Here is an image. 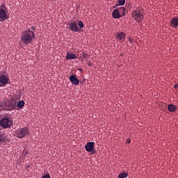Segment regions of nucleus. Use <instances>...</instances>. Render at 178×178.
<instances>
[{
  "label": "nucleus",
  "instance_id": "1",
  "mask_svg": "<svg viewBox=\"0 0 178 178\" xmlns=\"http://www.w3.org/2000/svg\"><path fill=\"white\" fill-rule=\"evenodd\" d=\"M35 37L36 35L34 31L31 29H28L22 33L21 40L24 45L28 46L29 44H31Z\"/></svg>",
  "mask_w": 178,
  "mask_h": 178
},
{
  "label": "nucleus",
  "instance_id": "2",
  "mask_svg": "<svg viewBox=\"0 0 178 178\" xmlns=\"http://www.w3.org/2000/svg\"><path fill=\"white\" fill-rule=\"evenodd\" d=\"M17 108V100L14 98L8 99L4 103V110L12 111Z\"/></svg>",
  "mask_w": 178,
  "mask_h": 178
},
{
  "label": "nucleus",
  "instance_id": "3",
  "mask_svg": "<svg viewBox=\"0 0 178 178\" xmlns=\"http://www.w3.org/2000/svg\"><path fill=\"white\" fill-rule=\"evenodd\" d=\"M29 133L30 131L29 128H26V127L21 128V129H17L15 132L17 137L19 138H24V137H26L29 136Z\"/></svg>",
  "mask_w": 178,
  "mask_h": 178
},
{
  "label": "nucleus",
  "instance_id": "4",
  "mask_svg": "<svg viewBox=\"0 0 178 178\" xmlns=\"http://www.w3.org/2000/svg\"><path fill=\"white\" fill-rule=\"evenodd\" d=\"M131 17L138 22H142L144 19L143 15L140 11V9L136 8L132 13Z\"/></svg>",
  "mask_w": 178,
  "mask_h": 178
},
{
  "label": "nucleus",
  "instance_id": "5",
  "mask_svg": "<svg viewBox=\"0 0 178 178\" xmlns=\"http://www.w3.org/2000/svg\"><path fill=\"white\" fill-rule=\"evenodd\" d=\"M0 126L3 129H9L11 127V121L10 118H8L5 117L2 120H0Z\"/></svg>",
  "mask_w": 178,
  "mask_h": 178
},
{
  "label": "nucleus",
  "instance_id": "6",
  "mask_svg": "<svg viewBox=\"0 0 178 178\" xmlns=\"http://www.w3.org/2000/svg\"><path fill=\"white\" fill-rule=\"evenodd\" d=\"M85 149L86 152H90L91 155L96 153L95 142H88V143L85 145Z\"/></svg>",
  "mask_w": 178,
  "mask_h": 178
},
{
  "label": "nucleus",
  "instance_id": "7",
  "mask_svg": "<svg viewBox=\"0 0 178 178\" xmlns=\"http://www.w3.org/2000/svg\"><path fill=\"white\" fill-rule=\"evenodd\" d=\"M10 81V78L8 74H3L0 75V87H3Z\"/></svg>",
  "mask_w": 178,
  "mask_h": 178
},
{
  "label": "nucleus",
  "instance_id": "8",
  "mask_svg": "<svg viewBox=\"0 0 178 178\" xmlns=\"http://www.w3.org/2000/svg\"><path fill=\"white\" fill-rule=\"evenodd\" d=\"M9 19L7 11L3 8H0V22L3 23L6 19Z\"/></svg>",
  "mask_w": 178,
  "mask_h": 178
},
{
  "label": "nucleus",
  "instance_id": "9",
  "mask_svg": "<svg viewBox=\"0 0 178 178\" xmlns=\"http://www.w3.org/2000/svg\"><path fill=\"white\" fill-rule=\"evenodd\" d=\"M127 34L124 32H117L115 38L120 41V42H123L125 41Z\"/></svg>",
  "mask_w": 178,
  "mask_h": 178
},
{
  "label": "nucleus",
  "instance_id": "10",
  "mask_svg": "<svg viewBox=\"0 0 178 178\" xmlns=\"http://www.w3.org/2000/svg\"><path fill=\"white\" fill-rule=\"evenodd\" d=\"M70 30L75 33L79 32V29L76 22H71L70 23Z\"/></svg>",
  "mask_w": 178,
  "mask_h": 178
},
{
  "label": "nucleus",
  "instance_id": "11",
  "mask_svg": "<svg viewBox=\"0 0 178 178\" xmlns=\"http://www.w3.org/2000/svg\"><path fill=\"white\" fill-rule=\"evenodd\" d=\"M70 81H71V83L74 86H78L80 83L79 79H77L74 74L70 76Z\"/></svg>",
  "mask_w": 178,
  "mask_h": 178
},
{
  "label": "nucleus",
  "instance_id": "12",
  "mask_svg": "<svg viewBox=\"0 0 178 178\" xmlns=\"http://www.w3.org/2000/svg\"><path fill=\"white\" fill-rule=\"evenodd\" d=\"M112 17L114 19H120L122 17V15L120 14L119 11L117 10V8L114 9L112 12Z\"/></svg>",
  "mask_w": 178,
  "mask_h": 178
},
{
  "label": "nucleus",
  "instance_id": "13",
  "mask_svg": "<svg viewBox=\"0 0 178 178\" xmlns=\"http://www.w3.org/2000/svg\"><path fill=\"white\" fill-rule=\"evenodd\" d=\"M177 110V107L175 104H169L168 105V111L170 113H175Z\"/></svg>",
  "mask_w": 178,
  "mask_h": 178
},
{
  "label": "nucleus",
  "instance_id": "14",
  "mask_svg": "<svg viewBox=\"0 0 178 178\" xmlns=\"http://www.w3.org/2000/svg\"><path fill=\"white\" fill-rule=\"evenodd\" d=\"M170 24L172 27L177 28L178 26V18L173 17L170 21Z\"/></svg>",
  "mask_w": 178,
  "mask_h": 178
},
{
  "label": "nucleus",
  "instance_id": "15",
  "mask_svg": "<svg viewBox=\"0 0 178 178\" xmlns=\"http://www.w3.org/2000/svg\"><path fill=\"white\" fill-rule=\"evenodd\" d=\"M118 10V13L120 15H121V17H124L125 16L126 13V8L124 7H120L116 8Z\"/></svg>",
  "mask_w": 178,
  "mask_h": 178
},
{
  "label": "nucleus",
  "instance_id": "16",
  "mask_svg": "<svg viewBox=\"0 0 178 178\" xmlns=\"http://www.w3.org/2000/svg\"><path fill=\"white\" fill-rule=\"evenodd\" d=\"M75 59H76V56L74 54L70 53V52L67 53V60H75Z\"/></svg>",
  "mask_w": 178,
  "mask_h": 178
},
{
  "label": "nucleus",
  "instance_id": "17",
  "mask_svg": "<svg viewBox=\"0 0 178 178\" xmlns=\"http://www.w3.org/2000/svg\"><path fill=\"white\" fill-rule=\"evenodd\" d=\"M24 105H25V102H24V101H23V100H19V101L17 102V107H18L19 108H23Z\"/></svg>",
  "mask_w": 178,
  "mask_h": 178
},
{
  "label": "nucleus",
  "instance_id": "18",
  "mask_svg": "<svg viewBox=\"0 0 178 178\" xmlns=\"http://www.w3.org/2000/svg\"><path fill=\"white\" fill-rule=\"evenodd\" d=\"M128 177V173L126 172H121L118 175V178H127Z\"/></svg>",
  "mask_w": 178,
  "mask_h": 178
},
{
  "label": "nucleus",
  "instance_id": "19",
  "mask_svg": "<svg viewBox=\"0 0 178 178\" xmlns=\"http://www.w3.org/2000/svg\"><path fill=\"white\" fill-rule=\"evenodd\" d=\"M78 26H79V28L83 29L84 27L83 21L79 20V22H78Z\"/></svg>",
  "mask_w": 178,
  "mask_h": 178
},
{
  "label": "nucleus",
  "instance_id": "20",
  "mask_svg": "<svg viewBox=\"0 0 178 178\" xmlns=\"http://www.w3.org/2000/svg\"><path fill=\"white\" fill-rule=\"evenodd\" d=\"M126 3V0H118V3L120 6H123Z\"/></svg>",
  "mask_w": 178,
  "mask_h": 178
},
{
  "label": "nucleus",
  "instance_id": "21",
  "mask_svg": "<svg viewBox=\"0 0 178 178\" xmlns=\"http://www.w3.org/2000/svg\"><path fill=\"white\" fill-rule=\"evenodd\" d=\"M82 57L83 58H89L90 57V55L86 52H83L82 53Z\"/></svg>",
  "mask_w": 178,
  "mask_h": 178
},
{
  "label": "nucleus",
  "instance_id": "22",
  "mask_svg": "<svg viewBox=\"0 0 178 178\" xmlns=\"http://www.w3.org/2000/svg\"><path fill=\"white\" fill-rule=\"evenodd\" d=\"M128 41H129V42L130 43V44H132V43H133V40H132V38H131V36H129V37L128 38Z\"/></svg>",
  "mask_w": 178,
  "mask_h": 178
},
{
  "label": "nucleus",
  "instance_id": "23",
  "mask_svg": "<svg viewBox=\"0 0 178 178\" xmlns=\"http://www.w3.org/2000/svg\"><path fill=\"white\" fill-rule=\"evenodd\" d=\"M42 178H51V177L49 174H46Z\"/></svg>",
  "mask_w": 178,
  "mask_h": 178
},
{
  "label": "nucleus",
  "instance_id": "24",
  "mask_svg": "<svg viewBox=\"0 0 178 178\" xmlns=\"http://www.w3.org/2000/svg\"><path fill=\"white\" fill-rule=\"evenodd\" d=\"M4 140V138L3 136V135L0 134V144L2 143V141Z\"/></svg>",
  "mask_w": 178,
  "mask_h": 178
},
{
  "label": "nucleus",
  "instance_id": "25",
  "mask_svg": "<svg viewBox=\"0 0 178 178\" xmlns=\"http://www.w3.org/2000/svg\"><path fill=\"white\" fill-rule=\"evenodd\" d=\"M32 31H35L36 27L35 26H32L31 28H29Z\"/></svg>",
  "mask_w": 178,
  "mask_h": 178
},
{
  "label": "nucleus",
  "instance_id": "26",
  "mask_svg": "<svg viewBox=\"0 0 178 178\" xmlns=\"http://www.w3.org/2000/svg\"><path fill=\"white\" fill-rule=\"evenodd\" d=\"M88 65L89 67H92V66L93 65V63L91 62V61H90V62L88 63Z\"/></svg>",
  "mask_w": 178,
  "mask_h": 178
},
{
  "label": "nucleus",
  "instance_id": "27",
  "mask_svg": "<svg viewBox=\"0 0 178 178\" xmlns=\"http://www.w3.org/2000/svg\"><path fill=\"white\" fill-rule=\"evenodd\" d=\"M127 143H131V139H127Z\"/></svg>",
  "mask_w": 178,
  "mask_h": 178
},
{
  "label": "nucleus",
  "instance_id": "28",
  "mask_svg": "<svg viewBox=\"0 0 178 178\" xmlns=\"http://www.w3.org/2000/svg\"><path fill=\"white\" fill-rule=\"evenodd\" d=\"M174 88H178V84H175V85H174Z\"/></svg>",
  "mask_w": 178,
  "mask_h": 178
},
{
  "label": "nucleus",
  "instance_id": "29",
  "mask_svg": "<svg viewBox=\"0 0 178 178\" xmlns=\"http://www.w3.org/2000/svg\"><path fill=\"white\" fill-rule=\"evenodd\" d=\"M27 154H28V152L26 153V154H25V156H26Z\"/></svg>",
  "mask_w": 178,
  "mask_h": 178
}]
</instances>
